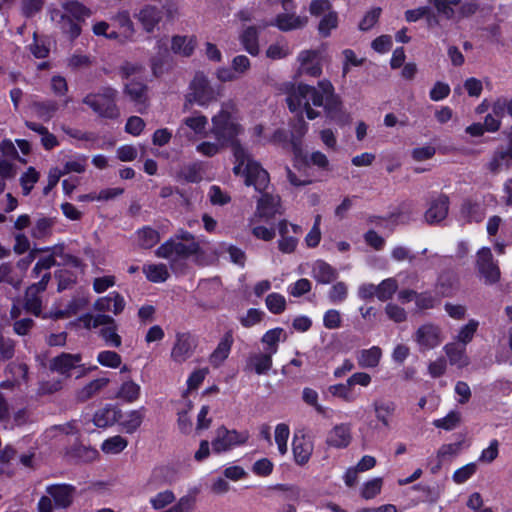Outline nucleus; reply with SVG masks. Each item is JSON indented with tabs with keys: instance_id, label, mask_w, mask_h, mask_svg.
Returning a JSON list of instances; mask_svg holds the SVG:
<instances>
[{
	"instance_id": "f257e3e1",
	"label": "nucleus",
	"mask_w": 512,
	"mask_h": 512,
	"mask_svg": "<svg viewBox=\"0 0 512 512\" xmlns=\"http://www.w3.org/2000/svg\"><path fill=\"white\" fill-rule=\"evenodd\" d=\"M211 122V133L216 140L231 147L234 158L233 173L243 177L246 186H254L258 192L265 191L270 182L268 172L236 139L244 130L239 123L236 105L231 101L222 103L220 111L212 117Z\"/></svg>"
},
{
	"instance_id": "f03ea898",
	"label": "nucleus",
	"mask_w": 512,
	"mask_h": 512,
	"mask_svg": "<svg viewBox=\"0 0 512 512\" xmlns=\"http://www.w3.org/2000/svg\"><path fill=\"white\" fill-rule=\"evenodd\" d=\"M288 107L291 112L302 115L304 112L308 119L319 116L314 107H324L330 111L338 105V99L334 95V87L328 80L318 82L317 87L299 84L287 97Z\"/></svg>"
},
{
	"instance_id": "7ed1b4c3",
	"label": "nucleus",
	"mask_w": 512,
	"mask_h": 512,
	"mask_svg": "<svg viewBox=\"0 0 512 512\" xmlns=\"http://www.w3.org/2000/svg\"><path fill=\"white\" fill-rule=\"evenodd\" d=\"M200 252V245L195 237L188 231L179 230L156 250V255L167 259L172 269Z\"/></svg>"
},
{
	"instance_id": "20e7f679",
	"label": "nucleus",
	"mask_w": 512,
	"mask_h": 512,
	"mask_svg": "<svg viewBox=\"0 0 512 512\" xmlns=\"http://www.w3.org/2000/svg\"><path fill=\"white\" fill-rule=\"evenodd\" d=\"M76 487L67 483L50 484L45 488V494L37 503L38 512H54L67 510L74 503Z\"/></svg>"
},
{
	"instance_id": "39448f33",
	"label": "nucleus",
	"mask_w": 512,
	"mask_h": 512,
	"mask_svg": "<svg viewBox=\"0 0 512 512\" xmlns=\"http://www.w3.org/2000/svg\"><path fill=\"white\" fill-rule=\"evenodd\" d=\"M118 91L112 87H103L96 93H90L83 99V103L89 106L98 116L108 119H116L120 116V110L116 104Z\"/></svg>"
},
{
	"instance_id": "423d86ee",
	"label": "nucleus",
	"mask_w": 512,
	"mask_h": 512,
	"mask_svg": "<svg viewBox=\"0 0 512 512\" xmlns=\"http://www.w3.org/2000/svg\"><path fill=\"white\" fill-rule=\"evenodd\" d=\"M217 98L215 89L211 85L208 77L198 72L189 85V92L185 98L184 108H189L192 104L207 106Z\"/></svg>"
},
{
	"instance_id": "0eeeda50",
	"label": "nucleus",
	"mask_w": 512,
	"mask_h": 512,
	"mask_svg": "<svg viewBox=\"0 0 512 512\" xmlns=\"http://www.w3.org/2000/svg\"><path fill=\"white\" fill-rule=\"evenodd\" d=\"M412 340L420 352H427L438 347L443 342L444 335L439 325L426 322L415 330Z\"/></svg>"
},
{
	"instance_id": "6e6552de",
	"label": "nucleus",
	"mask_w": 512,
	"mask_h": 512,
	"mask_svg": "<svg viewBox=\"0 0 512 512\" xmlns=\"http://www.w3.org/2000/svg\"><path fill=\"white\" fill-rule=\"evenodd\" d=\"M249 437L250 435L247 431L238 432L221 426L216 429L215 437L211 442L212 451L218 454L227 452L236 446L245 444Z\"/></svg>"
},
{
	"instance_id": "1a4fd4ad",
	"label": "nucleus",
	"mask_w": 512,
	"mask_h": 512,
	"mask_svg": "<svg viewBox=\"0 0 512 512\" xmlns=\"http://www.w3.org/2000/svg\"><path fill=\"white\" fill-rule=\"evenodd\" d=\"M197 346L196 336L189 332H178L175 335L170 358L175 364L181 365L194 355Z\"/></svg>"
},
{
	"instance_id": "9d476101",
	"label": "nucleus",
	"mask_w": 512,
	"mask_h": 512,
	"mask_svg": "<svg viewBox=\"0 0 512 512\" xmlns=\"http://www.w3.org/2000/svg\"><path fill=\"white\" fill-rule=\"evenodd\" d=\"M30 422V412L26 408H19L10 412L9 404L0 392V425L5 430H14Z\"/></svg>"
},
{
	"instance_id": "9b49d317",
	"label": "nucleus",
	"mask_w": 512,
	"mask_h": 512,
	"mask_svg": "<svg viewBox=\"0 0 512 512\" xmlns=\"http://www.w3.org/2000/svg\"><path fill=\"white\" fill-rule=\"evenodd\" d=\"M439 15L447 19H452L457 15L469 16L477 10V5L473 2L462 3L461 0H428Z\"/></svg>"
},
{
	"instance_id": "f8f14e48",
	"label": "nucleus",
	"mask_w": 512,
	"mask_h": 512,
	"mask_svg": "<svg viewBox=\"0 0 512 512\" xmlns=\"http://www.w3.org/2000/svg\"><path fill=\"white\" fill-rule=\"evenodd\" d=\"M298 74L318 77L322 73V58L318 50H303L297 56Z\"/></svg>"
},
{
	"instance_id": "ddd939ff",
	"label": "nucleus",
	"mask_w": 512,
	"mask_h": 512,
	"mask_svg": "<svg viewBox=\"0 0 512 512\" xmlns=\"http://www.w3.org/2000/svg\"><path fill=\"white\" fill-rule=\"evenodd\" d=\"M283 209L278 195L269 193H263L257 202L256 211L254 217H258L261 220L269 221L276 215H281Z\"/></svg>"
},
{
	"instance_id": "4468645a",
	"label": "nucleus",
	"mask_w": 512,
	"mask_h": 512,
	"mask_svg": "<svg viewBox=\"0 0 512 512\" xmlns=\"http://www.w3.org/2000/svg\"><path fill=\"white\" fill-rule=\"evenodd\" d=\"M292 9L293 4L291 3L289 9L285 10V13L277 15L276 18L271 22L262 23L260 28L264 29L268 26H276L279 30L286 32L304 27L308 22L307 17L289 13V11Z\"/></svg>"
},
{
	"instance_id": "2eb2a0df",
	"label": "nucleus",
	"mask_w": 512,
	"mask_h": 512,
	"mask_svg": "<svg viewBox=\"0 0 512 512\" xmlns=\"http://www.w3.org/2000/svg\"><path fill=\"white\" fill-rule=\"evenodd\" d=\"M352 442V425L339 423L334 425L327 433L326 444L331 448L345 449Z\"/></svg>"
},
{
	"instance_id": "dca6fc26",
	"label": "nucleus",
	"mask_w": 512,
	"mask_h": 512,
	"mask_svg": "<svg viewBox=\"0 0 512 512\" xmlns=\"http://www.w3.org/2000/svg\"><path fill=\"white\" fill-rule=\"evenodd\" d=\"M49 280L50 273L45 272L38 283L29 286L26 290L25 307L27 311L36 316L41 312V300L38 297V294L46 289Z\"/></svg>"
},
{
	"instance_id": "f3484780",
	"label": "nucleus",
	"mask_w": 512,
	"mask_h": 512,
	"mask_svg": "<svg viewBox=\"0 0 512 512\" xmlns=\"http://www.w3.org/2000/svg\"><path fill=\"white\" fill-rule=\"evenodd\" d=\"M124 93L137 107V111L144 113L148 107V88L142 81L132 80L124 86Z\"/></svg>"
},
{
	"instance_id": "a211bd4d",
	"label": "nucleus",
	"mask_w": 512,
	"mask_h": 512,
	"mask_svg": "<svg viewBox=\"0 0 512 512\" xmlns=\"http://www.w3.org/2000/svg\"><path fill=\"white\" fill-rule=\"evenodd\" d=\"M477 265L480 274L487 283H494L499 279L500 271L493 262L492 253L489 248H482L478 251Z\"/></svg>"
},
{
	"instance_id": "6ab92c4d",
	"label": "nucleus",
	"mask_w": 512,
	"mask_h": 512,
	"mask_svg": "<svg viewBox=\"0 0 512 512\" xmlns=\"http://www.w3.org/2000/svg\"><path fill=\"white\" fill-rule=\"evenodd\" d=\"M82 355L62 353L51 360L50 368L61 375L69 377L73 369L82 366Z\"/></svg>"
},
{
	"instance_id": "aec40b11",
	"label": "nucleus",
	"mask_w": 512,
	"mask_h": 512,
	"mask_svg": "<svg viewBox=\"0 0 512 512\" xmlns=\"http://www.w3.org/2000/svg\"><path fill=\"white\" fill-rule=\"evenodd\" d=\"M135 17L143 29L151 33L162 20L163 12L155 5H145L135 14Z\"/></svg>"
},
{
	"instance_id": "412c9836",
	"label": "nucleus",
	"mask_w": 512,
	"mask_h": 512,
	"mask_svg": "<svg viewBox=\"0 0 512 512\" xmlns=\"http://www.w3.org/2000/svg\"><path fill=\"white\" fill-rule=\"evenodd\" d=\"M93 307L99 312H112L118 315L125 308V300L118 292H111L107 296L98 298Z\"/></svg>"
},
{
	"instance_id": "4be33fe9",
	"label": "nucleus",
	"mask_w": 512,
	"mask_h": 512,
	"mask_svg": "<svg viewBox=\"0 0 512 512\" xmlns=\"http://www.w3.org/2000/svg\"><path fill=\"white\" fill-rule=\"evenodd\" d=\"M449 200L445 195H439L433 199L425 213V219L429 224L443 221L448 214Z\"/></svg>"
},
{
	"instance_id": "5701e85b",
	"label": "nucleus",
	"mask_w": 512,
	"mask_h": 512,
	"mask_svg": "<svg viewBox=\"0 0 512 512\" xmlns=\"http://www.w3.org/2000/svg\"><path fill=\"white\" fill-rule=\"evenodd\" d=\"M176 480L175 471L169 466L155 468L149 477L145 489L149 492L155 491L164 484H171Z\"/></svg>"
},
{
	"instance_id": "b1692460",
	"label": "nucleus",
	"mask_w": 512,
	"mask_h": 512,
	"mask_svg": "<svg viewBox=\"0 0 512 512\" xmlns=\"http://www.w3.org/2000/svg\"><path fill=\"white\" fill-rule=\"evenodd\" d=\"M294 460L298 465L306 464L313 452V443L305 436H294L292 442Z\"/></svg>"
},
{
	"instance_id": "393cba45",
	"label": "nucleus",
	"mask_w": 512,
	"mask_h": 512,
	"mask_svg": "<svg viewBox=\"0 0 512 512\" xmlns=\"http://www.w3.org/2000/svg\"><path fill=\"white\" fill-rule=\"evenodd\" d=\"M239 41L243 49L251 56H257L259 54V31L255 26L244 28L239 34Z\"/></svg>"
},
{
	"instance_id": "a878e982",
	"label": "nucleus",
	"mask_w": 512,
	"mask_h": 512,
	"mask_svg": "<svg viewBox=\"0 0 512 512\" xmlns=\"http://www.w3.org/2000/svg\"><path fill=\"white\" fill-rule=\"evenodd\" d=\"M144 417L145 408L141 407L125 414L120 413L118 423L124 432L131 434L141 426Z\"/></svg>"
},
{
	"instance_id": "bb28decb",
	"label": "nucleus",
	"mask_w": 512,
	"mask_h": 512,
	"mask_svg": "<svg viewBox=\"0 0 512 512\" xmlns=\"http://www.w3.org/2000/svg\"><path fill=\"white\" fill-rule=\"evenodd\" d=\"M443 350L451 365L463 368L469 364V358L466 355V346L456 342H450L443 347Z\"/></svg>"
},
{
	"instance_id": "cd10ccee",
	"label": "nucleus",
	"mask_w": 512,
	"mask_h": 512,
	"mask_svg": "<svg viewBox=\"0 0 512 512\" xmlns=\"http://www.w3.org/2000/svg\"><path fill=\"white\" fill-rule=\"evenodd\" d=\"M382 358V350L378 346L358 351L356 355L358 366L364 369L375 368Z\"/></svg>"
},
{
	"instance_id": "c85d7f7f",
	"label": "nucleus",
	"mask_w": 512,
	"mask_h": 512,
	"mask_svg": "<svg viewBox=\"0 0 512 512\" xmlns=\"http://www.w3.org/2000/svg\"><path fill=\"white\" fill-rule=\"evenodd\" d=\"M272 356L267 352L253 353L247 360V368L256 374H266L272 367Z\"/></svg>"
},
{
	"instance_id": "c756f323",
	"label": "nucleus",
	"mask_w": 512,
	"mask_h": 512,
	"mask_svg": "<svg viewBox=\"0 0 512 512\" xmlns=\"http://www.w3.org/2000/svg\"><path fill=\"white\" fill-rule=\"evenodd\" d=\"M373 410L376 419L386 428L390 426L392 416L396 410V405L393 401L376 400L373 403Z\"/></svg>"
},
{
	"instance_id": "7c9ffc66",
	"label": "nucleus",
	"mask_w": 512,
	"mask_h": 512,
	"mask_svg": "<svg viewBox=\"0 0 512 512\" xmlns=\"http://www.w3.org/2000/svg\"><path fill=\"white\" fill-rule=\"evenodd\" d=\"M232 343L233 338L231 334L227 333L209 357V362L212 366L219 367L228 358Z\"/></svg>"
},
{
	"instance_id": "2f4dec72",
	"label": "nucleus",
	"mask_w": 512,
	"mask_h": 512,
	"mask_svg": "<svg viewBox=\"0 0 512 512\" xmlns=\"http://www.w3.org/2000/svg\"><path fill=\"white\" fill-rule=\"evenodd\" d=\"M120 410L113 405H107L96 411L93 422L97 427L106 428L118 422Z\"/></svg>"
},
{
	"instance_id": "473e14b6",
	"label": "nucleus",
	"mask_w": 512,
	"mask_h": 512,
	"mask_svg": "<svg viewBox=\"0 0 512 512\" xmlns=\"http://www.w3.org/2000/svg\"><path fill=\"white\" fill-rule=\"evenodd\" d=\"M461 449V441L441 445L436 452L437 464L431 467V472L433 474L437 473L441 468L442 463L457 456L460 453Z\"/></svg>"
},
{
	"instance_id": "72a5a7b5",
	"label": "nucleus",
	"mask_w": 512,
	"mask_h": 512,
	"mask_svg": "<svg viewBox=\"0 0 512 512\" xmlns=\"http://www.w3.org/2000/svg\"><path fill=\"white\" fill-rule=\"evenodd\" d=\"M207 124V117L200 113H197L183 120L182 124L177 130V135L181 136L184 133L185 127H187L190 130H192L196 135L203 136L205 134Z\"/></svg>"
},
{
	"instance_id": "f704fd0d",
	"label": "nucleus",
	"mask_w": 512,
	"mask_h": 512,
	"mask_svg": "<svg viewBox=\"0 0 512 512\" xmlns=\"http://www.w3.org/2000/svg\"><path fill=\"white\" fill-rule=\"evenodd\" d=\"M312 274L315 280L322 284H328L334 281L338 276L337 271L328 263L322 260L315 262L313 265Z\"/></svg>"
},
{
	"instance_id": "c9c22d12",
	"label": "nucleus",
	"mask_w": 512,
	"mask_h": 512,
	"mask_svg": "<svg viewBox=\"0 0 512 512\" xmlns=\"http://www.w3.org/2000/svg\"><path fill=\"white\" fill-rule=\"evenodd\" d=\"M30 108L34 116L43 121H49L58 110V104L53 100L35 101Z\"/></svg>"
},
{
	"instance_id": "e433bc0d",
	"label": "nucleus",
	"mask_w": 512,
	"mask_h": 512,
	"mask_svg": "<svg viewBox=\"0 0 512 512\" xmlns=\"http://www.w3.org/2000/svg\"><path fill=\"white\" fill-rule=\"evenodd\" d=\"M121 30V37L125 41H131L135 34L134 23L131 20L130 13L126 10L119 11L112 18Z\"/></svg>"
},
{
	"instance_id": "4c0bfd02",
	"label": "nucleus",
	"mask_w": 512,
	"mask_h": 512,
	"mask_svg": "<svg viewBox=\"0 0 512 512\" xmlns=\"http://www.w3.org/2000/svg\"><path fill=\"white\" fill-rule=\"evenodd\" d=\"M197 44L195 36H174L172 38V50L174 53L182 56H190Z\"/></svg>"
},
{
	"instance_id": "58836bf2",
	"label": "nucleus",
	"mask_w": 512,
	"mask_h": 512,
	"mask_svg": "<svg viewBox=\"0 0 512 512\" xmlns=\"http://www.w3.org/2000/svg\"><path fill=\"white\" fill-rule=\"evenodd\" d=\"M284 335L282 328L268 330L261 338V342L265 346L264 352L275 355L278 351L280 341L285 339Z\"/></svg>"
},
{
	"instance_id": "ea45409f",
	"label": "nucleus",
	"mask_w": 512,
	"mask_h": 512,
	"mask_svg": "<svg viewBox=\"0 0 512 512\" xmlns=\"http://www.w3.org/2000/svg\"><path fill=\"white\" fill-rule=\"evenodd\" d=\"M146 278L153 283L165 282L169 277V271L165 264H145L142 268Z\"/></svg>"
},
{
	"instance_id": "a19ab883",
	"label": "nucleus",
	"mask_w": 512,
	"mask_h": 512,
	"mask_svg": "<svg viewBox=\"0 0 512 512\" xmlns=\"http://www.w3.org/2000/svg\"><path fill=\"white\" fill-rule=\"evenodd\" d=\"M109 380L107 378H98L90 381L84 387L77 391L76 397L79 401H86L103 389Z\"/></svg>"
},
{
	"instance_id": "79ce46f5",
	"label": "nucleus",
	"mask_w": 512,
	"mask_h": 512,
	"mask_svg": "<svg viewBox=\"0 0 512 512\" xmlns=\"http://www.w3.org/2000/svg\"><path fill=\"white\" fill-rule=\"evenodd\" d=\"M137 238L140 247L149 249L159 242L160 235L155 229L145 226L137 231Z\"/></svg>"
},
{
	"instance_id": "37998d69",
	"label": "nucleus",
	"mask_w": 512,
	"mask_h": 512,
	"mask_svg": "<svg viewBox=\"0 0 512 512\" xmlns=\"http://www.w3.org/2000/svg\"><path fill=\"white\" fill-rule=\"evenodd\" d=\"M291 54V49L287 41L281 39L272 43L266 49L265 55L271 60H281Z\"/></svg>"
},
{
	"instance_id": "c03bdc74",
	"label": "nucleus",
	"mask_w": 512,
	"mask_h": 512,
	"mask_svg": "<svg viewBox=\"0 0 512 512\" xmlns=\"http://www.w3.org/2000/svg\"><path fill=\"white\" fill-rule=\"evenodd\" d=\"M260 220L261 219H259L258 217H254V216L250 218L249 227L251 229V233L257 239H260L263 241H271L276 235L275 229L273 227L269 228V227L259 225L258 222Z\"/></svg>"
},
{
	"instance_id": "a18cd8bd",
	"label": "nucleus",
	"mask_w": 512,
	"mask_h": 512,
	"mask_svg": "<svg viewBox=\"0 0 512 512\" xmlns=\"http://www.w3.org/2000/svg\"><path fill=\"white\" fill-rule=\"evenodd\" d=\"M1 283H7L18 290L21 287L22 276L16 274L10 264L3 263L0 265V284Z\"/></svg>"
},
{
	"instance_id": "49530a36",
	"label": "nucleus",
	"mask_w": 512,
	"mask_h": 512,
	"mask_svg": "<svg viewBox=\"0 0 512 512\" xmlns=\"http://www.w3.org/2000/svg\"><path fill=\"white\" fill-rule=\"evenodd\" d=\"M290 436L289 426L285 423H279L275 427L274 439L280 455H285L288 451V439Z\"/></svg>"
},
{
	"instance_id": "de8ad7c7",
	"label": "nucleus",
	"mask_w": 512,
	"mask_h": 512,
	"mask_svg": "<svg viewBox=\"0 0 512 512\" xmlns=\"http://www.w3.org/2000/svg\"><path fill=\"white\" fill-rule=\"evenodd\" d=\"M87 167V157L83 155H72L70 156L63 165L62 171L64 174L69 173H83Z\"/></svg>"
},
{
	"instance_id": "09e8293b",
	"label": "nucleus",
	"mask_w": 512,
	"mask_h": 512,
	"mask_svg": "<svg viewBox=\"0 0 512 512\" xmlns=\"http://www.w3.org/2000/svg\"><path fill=\"white\" fill-rule=\"evenodd\" d=\"M176 499L174 492L166 489L158 492L149 499V503L154 510H161L172 504Z\"/></svg>"
},
{
	"instance_id": "8fccbe9b",
	"label": "nucleus",
	"mask_w": 512,
	"mask_h": 512,
	"mask_svg": "<svg viewBox=\"0 0 512 512\" xmlns=\"http://www.w3.org/2000/svg\"><path fill=\"white\" fill-rule=\"evenodd\" d=\"M79 322L86 329H94L105 324H111L113 322V318L105 314H98L95 316L92 314H85L79 318Z\"/></svg>"
},
{
	"instance_id": "3c124183",
	"label": "nucleus",
	"mask_w": 512,
	"mask_h": 512,
	"mask_svg": "<svg viewBox=\"0 0 512 512\" xmlns=\"http://www.w3.org/2000/svg\"><path fill=\"white\" fill-rule=\"evenodd\" d=\"M127 445L128 441L124 437L116 435L106 439L101 445V450L106 454H119Z\"/></svg>"
},
{
	"instance_id": "603ef678",
	"label": "nucleus",
	"mask_w": 512,
	"mask_h": 512,
	"mask_svg": "<svg viewBox=\"0 0 512 512\" xmlns=\"http://www.w3.org/2000/svg\"><path fill=\"white\" fill-rule=\"evenodd\" d=\"M461 422V413L455 410L450 411L445 417L435 419L433 425L446 431H451L459 426Z\"/></svg>"
},
{
	"instance_id": "864d4df0",
	"label": "nucleus",
	"mask_w": 512,
	"mask_h": 512,
	"mask_svg": "<svg viewBox=\"0 0 512 512\" xmlns=\"http://www.w3.org/2000/svg\"><path fill=\"white\" fill-rule=\"evenodd\" d=\"M479 326V322L475 319L469 320L467 324L462 326L456 336V343L466 346L474 337Z\"/></svg>"
},
{
	"instance_id": "5fc2aeb1",
	"label": "nucleus",
	"mask_w": 512,
	"mask_h": 512,
	"mask_svg": "<svg viewBox=\"0 0 512 512\" xmlns=\"http://www.w3.org/2000/svg\"><path fill=\"white\" fill-rule=\"evenodd\" d=\"M140 390L141 388L137 383L125 381L118 391V397L131 403L139 398Z\"/></svg>"
},
{
	"instance_id": "6e6d98bb",
	"label": "nucleus",
	"mask_w": 512,
	"mask_h": 512,
	"mask_svg": "<svg viewBox=\"0 0 512 512\" xmlns=\"http://www.w3.org/2000/svg\"><path fill=\"white\" fill-rule=\"evenodd\" d=\"M377 286V298L380 301H387L392 298L398 289V283L394 278H387Z\"/></svg>"
},
{
	"instance_id": "4d7b16f0",
	"label": "nucleus",
	"mask_w": 512,
	"mask_h": 512,
	"mask_svg": "<svg viewBox=\"0 0 512 512\" xmlns=\"http://www.w3.org/2000/svg\"><path fill=\"white\" fill-rule=\"evenodd\" d=\"M338 25V15L335 11H329V13L325 14L318 25V31L321 36L328 37L331 34V31L335 29Z\"/></svg>"
},
{
	"instance_id": "13d9d810",
	"label": "nucleus",
	"mask_w": 512,
	"mask_h": 512,
	"mask_svg": "<svg viewBox=\"0 0 512 512\" xmlns=\"http://www.w3.org/2000/svg\"><path fill=\"white\" fill-rule=\"evenodd\" d=\"M267 309L273 314H281L286 309V299L279 293H270L265 299Z\"/></svg>"
},
{
	"instance_id": "bf43d9fd",
	"label": "nucleus",
	"mask_w": 512,
	"mask_h": 512,
	"mask_svg": "<svg viewBox=\"0 0 512 512\" xmlns=\"http://www.w3.org/2000/svg\"><path fill=\"white\" fill-rule=\"evenodd\" d=\"M348 296V287L344 282H336L328 291V299L332 304L343 303Z\"/></svg>"
},
{
	"instance_id": "052dcab7",
	"label": "nucleus",
	"mask_w": 512,
	"mask_h": 512,
	"mask_svg": "<svg viewBox=\"0 0 512 512\" xmlns=\"http://www.w3.org/2000/svg\"><path fill=\"white\" fill-rule=\"evenodd\" d=\"M101 329L100 335L107 345L111 347H119L121 345V337L117 333V327L113 321L111 324H105Z\"/></svg>"
},
{
	"instance_id": "680f3d73",
	"label": "nucleus",
	"mask_w": 512,
	"mask_h": 512,
	"mask_svg": "<svg viewBox=\"0 0 512 512\" xmlns=\"http://www.w3.org/2000/svg\"><path fill=\"white\" fill-rule=\"evenodd\" d=\"M462 217L468 222H480L484 218V212L477 204L466 202L461 208Z\"/></svg>"
},
{
	"instance_id": "e2e57ef3",
	"label": "nucleus",
	"mask_w": 512,
	"mask_h": 512,
	"mask_svg": "<svg viewBox=\"0 0 512 512\" xmlns=\"http://www.w3.org/2000/svg\"><path fill=\"white\" fill-rule=\"evenodd\" d=\"M97 361L100 365L108 368H118L121 365V356L115 351L104 350L98 353Z\"/></svg>"
},
{
	"instance_id": "0e129e2a",
	"label": "nucleus",
	"mask_w": 512,
	"mask_h": 512,
	"mask_svg": "<svg viewBox=\"0 0 512 512\" xmlns=\"http://www.w3.org/2000/svg\"><path fill=\"white\" fill-rule=\"evenodd\" d=\"M192 409V402L184 399L183 407L178 411V426L183 433L190 432L192 423L188 417V412Z\"/></svg>"
},
{
	"instance_id": "69168bd1",
	"label": "nucleus",
	"mask_w": 512,
	"mask_h": 512,
	"mask_svg": "<svg viewBox=\"0 0 512 512\" xmlns=\"http://www.w3.org/2000/svg\"><path fill=\"white\" fill-rule=\"evenodd\" d=\"M477 471V464L475 462H470L459 469H457L453 475L452 479L456 484H463L468 479H470Z\"/></svg>"
},
{
	"instance_id": "338daca9",
	"label": "nucleus",
	"mask_w": 512,
	"mask_h": 512,
	"mask_svg": "<svg viewBox=\"0 0 512 512\" xmlns=\"http://www.w3.org/2000/svg\"><path fill=\"white\" fill-rule=\"evenodd\" d=\"M499 455V442L497 439H492L489 442L488 447L483 449L478 457V462L490 464L492 463Z\"/></svg>"
},
{
	"instance_id": "774afa93",
	"label": "nucleus",
	"mask_w": 512,
	"mask_h": 512,
	"mask_svg": "<svg viewBox=\"0 0 512 512\" xmlns=\"http://www.w3.org/2000/svg\"><path fill=\"white\" fill-rule=\"evenodd\" d=\"M38 180L39 173L33 167H29L20 178L23 194L28 195Z\"/></svg>"
}]
</instances>
